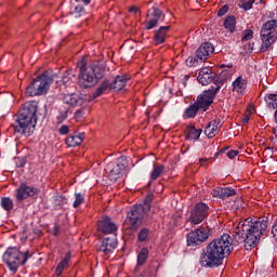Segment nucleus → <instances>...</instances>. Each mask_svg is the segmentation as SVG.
Segmentation results:
<instances>
[{
    "instance_id": "45",
    "label": "nucleus",
    "mask_w": 277,
    "mask_h": 277,
    "mask_svg": "<svg viewBox=\"0 0 277 277\" xmlns=\"http://www.w3.org/2000/svg\"><path fill=\"white\" fill-rule=\"evenodd\" d=\"M211 194L213 198H220V200H223L222 188L213 189Z\"/></svg>"
},
{
    "instance_id": "6",
    "label": "nucleus",
    "mask_w": 277,
    "mask_h": 277,
    "mask_svg": "<svg viewBox=\"0 0 277 277\" xmlns=\"http://www.w3.org/2000/svg\"><path fill=\"white\" fill-rule=\"evenodd\" d=\"M211 237V227L201 225L186 235V246L196 248L202 246Z\"/></svg>"
},
{
    "instance_id": "25",
    "label": "nucleus",
    "mask_w": 277,
    "mask_h": 277,
    "mask_svg": "<svg viewBox=\"0 0 277 277\" xmlns=\"http://www.w3.org/2000/svg\"><path fill=\"white\" fill-rule=\"evenodd\" d=\"M232 85L233 92H237V94H243V90H246V85H248V82L243 79V77L239 76L238 78H236Z\"/></svg>"
},
{
    "instance_id": "30",
    "label": "nucleus",
    "mask_w": 277,
    "mask_h": 277,
    "mask_svg": "<svg viewBox=\"0 0 277 277\" xmlns=\"http://www.w3.org/2000/svg\"><path fill=\"white\" fill-rule=\"evenodd\" d=\"M265 103L267 107H271V109H276L277 107V94H268L265 96Z\"/></svg>"
},
{
    "instance_id": "4",
    "label": "nucleus",
    "mask_w": 277,
    "mask_h": 277,
    "mask_svg": "<svg viewBox=\"0 0 277 277\" xmlns=\"http://www.w3.org/2000/svg\"><path fill=\"white\" fill-rule=\"evenodd\" d=\"M34 252L29 250L23 253L16 247H9L2 259L10 272L16 274V272H18V267L24 263H27V259Z\"/></svg>"
},
{
    "instance_id": "13",
    "label": "nucleus",
    "mask_w": 277,
    "mask_h": 277,
    "mask_svg": "<svg viewBox=\"0 0 277 277\" xmlns=\"http://www.w3.org/2000/svg\"><path fill=\"white\" fill-rule=\"evenodd\" d=\"M30 196H36V187L27 183H22L19 187L16 189V200L21 202L23 200H27V198H30Z\"/></svg>"
},
{
    "instance_id": "60",
    "label": "nucleus",
    "mask_w": 277,
    "mask_h": 277,
    "mask_svg": "<svg viewBox=\"0 0 277 277\" xmlns=\"http://www.w3.org/2000/svg\"><path fill=\"white\" fill-rule=\"evenodd\" d=\"M31 240H34V236L32 237L28 236V241H31Z\"/></svg>"
},
{
    "instance_id": "36",
    "label": "nucleus",
    "mask_w": 277,
    "mask_h": 277,
    "mask_svg": "<svg viewBox=\"0 0 277 277\" xmlns=\"http://www.w3.org/2000/svg\"><path fill=\"white\" fill-rule=\"evenodd\" d=\"M115 162L120 168L121 172H124L129 168V160H127L124 156L118 158Z\"/></svg>"
},
{
    "instance_id": "41",
    "label": "nucleus",
    "mask_w": 277,
    "mask_h": 277,
    "mask_svg": "<svg viewBox=\"0 0 277 277\" xmlns=\"http://www.w3.org/2000/svg\"><path fill=\"white\" fill-rule=\"evenodd\" d=\"M199 62H200V58L196 56H188L186 58V65L189 66V68H192V66L198 65Z\"/></svg>"
},
{
    "instance_id": "34",
    "label": "nucleus",
    "mask_w": 277,
    "mask_h": 277,
    "mask_svg": "<svg viewBox=\"0 0 277 277\" xmlns=\"http://www.w3.org/2000/svg\"><path fill=\"white\" fill-rule=\"evenodd\" d=\"M70 14L75 18H81V16H85V8H83L81 4H78L75 6L74 11L70 12Z\"/></svg>"
},
{
    "instance_id": "61",
    "label": "nucleus",
    "mask_w": 277,
    "mask_h": 277,
    "mask_svg": "<svg viewBox=\"0 0 277 277\" xmlns=\"http://www.w3.org/2000/svg\"><path fill=\"white\" fill-rule=\"evenodd\" d=\"M220 155H222V153L219 151L214 155V157H219Z\"/></svg>"
},
{
    "instance_id": "31",
    "label": "nucleus",
    "mask_w": 277,
    "mask_h": 277,
    "mask_svg": "<svg viewBox=\"0 0 277 277\" xmlns=\"http://www.w3.org/2000/svg\"><path fill=\"white\" fill-rule=\"evenodd\" d=\"M150 235V230L148 228L144 227L141 228L138 234H137V241L140 243H144L145 241H148V236Z\"/></svg>"
},
{
    "instance_id": "50",
    "label": "nucleus",
    "mask_w": 277,
    "mask_h": 277,
    "mask_svg": "<svg viewBox=\"0 0 277 277\" xmlns=\"http://www.w3.org/2000/svg\"><path fill=\"white\" fill-rule=\"evenodd\" d=\"M60 233H62V230L60 229V225L55 224L53 227L54 237H57V235H60Z\"/></svg>"
},
{
    "instance_id": "48",
    "label": "nucleus",
    "mask_w": 277,
    "mask_h": 277,
    "mask_svg": "<svg viewBox=\"0 0 277 277\" xmlns=\"http://www.w3.org/2000/svg\"><path fill=\"white\" fill-rule=\"evenodd\" d=\"M211 158H200L199 159V164L201 166V167H207V166H209V163H211Z\"/></svg>"
},
{
    "instance_id": "51",
    "label": "nucleus",
    "mask_w": 277,
    "mask_h": 277,
    "mask_svg": "<svg viewBox=\"0 0 277 277\" xmlns=\"http://www.w3.org/2000/svg\"><path fill=\"white\" fill-rule=\"evenodd\" d=\"M143 202L150 205L153 202V195H147Z\"/></svg>"
},
{
    "instance_id": "63",
    "label": "nucleus",
    "mask_w": 277,
    "mask_h": 277,
    "mask_svg": "<svg viewBox=\"0 0 277 277\" xmlns=\"http://www.w3.org/2000/svg\"><path fill=\"white\" fill-rule=\"evenodd\" d=\"M185 79H189V76H185Z\"/></svg>"
},
{
    "instance_id": "62",
    "label": "nucleus",
    "mask_w": 277,
    "mask_h": 277,
    "mask_svg": "<svg viewBox=\"0 0 277 277\" xmlns=\"http://www.w3.org/2000/svg\"><path fill=\"white\" fill-rule=\"evenodd\" d=\"M133 49H134L133 45H131V47L129 48L130 51H133Z\"/></svg>"
},
{
    "instance_id": "47",
    "label": "nucleus",
    "mask_w": 277,
    "mask_h": 277,
    "mask_svg": "<svg viewBox=\"0 0 277 277\" xmlns=\"http://www.w3.org/2000/svg\"><path fill=\"white\" fill-rule=\"evenodd\" d=\"M237 155H239V150H237V149H232V150L227 151L228 159H235L237 157Z\"/></svg>"
},
{
    "instance_id": "46",
    "label": "nucleus",
    "mask_w": 277,
    "mask_h": 277,
    "mask_svg": "<svg viewBox=\"0 0 277 277\" xmlns=\"http://www.w3.org/2000/svg\"><path fill=\"white\" fill-rule=\"evenodd\" d=\"M228 13V4H224L217 12V16H224Z\"/></svg>"
},
{
    "instance_id": "29",
    "label": "nucleus",
    "mask_w": 277,
    "mask_h": 277,
    "mask_svg": "<svg viewBox=\"0 0 277 277\" xmlns=\"http://www.w3.org/2000/svg\"><path fill=\"white\" fill-rule=\"evenodd\" d=\"M163 170L166 167L163 164L156 166L154 164V169L150 173V181H157L161 174H163Z\"/></svg>"
},
{
    "instance_id": "17",
    "label": "nucleus",
    "mask_w": 277,
    "mask_h": 277,
    "mask_svg": "<svg viewBox=\"0 0 277 277\" xmlns=\"http://www.w3.org/2000/svg\"><path fill=\"white\" fill-rule=\"evenodd\" d=\"M118 242L116 241V237H106L103 239L98 252H103V254H111L114 250H116Z\"/></svg>"
},
{
    "instance_id": "9",
    "label": "nucleus",
    "mask_w": 277,
    "mask_h": 277,
    "mask_svg": "<svg viewBox=\"0 0 277 277\" xmlns=\"http://www.w3.org/2000/svg\"><path fill=\"white\" fill-rule=\"evenodd\" d=\"M142 220H144V213L142 212V205L133 206L127 213L126 226L129 230L135 233L142 226Z\"/></svg>"
},
{
    "instance_id": "8",
    "label": "nucleus",
    "mask_w": 277,
    "mask_h": 277,
    "mask_svg": "<svg viewBox=\"0 0 277 277\" xmlns=\"http://www.w3.org/2000/svg\"><path fill=\"white\" fill-rule=\"evenodd\" d=\"M55 72L51 69L44 70L36 78V96H47V94H49V90H51V85H53V81H55Z\"/></svg>"
},
{
    "instance_id": "16",
    "label": "nucleus",
    "mask_w": 277,
    "mask_h": 277,
    "mask_svg": "<svg viewBox=\"0 0 277 277\" xmlns=\"http://www.w3.org/2000/svg\"><path fill=\"white\" fill-rule=\"evenodd\" d=\"M214 79L215 72L209 67H203L198 72L197 81L201 83V85H209V83H213Z\"/></svg>"
},
{
    "instance_id": "35",
    "label": "nucleus",
    "mask_w": 277,
    "mask_h": 277,
    "mask_svg": "<svg viewBox=\"0 0 277 277\" xmlns=\"http://www.w3.org/2000/svg\"><path fill=\"white\" fill-rule=\"evenodd\" d=\"M1 207L4 211H12V209H14V201L9 197H4L1 199Z\"/></svg>"
},
{
    "instance_id": "11",
    "label": "nucleus",
    "mask_w": 277,
    "mask_h": 277,
    "mask_svg": "<svg viewBox=\"0 0 277 277\" xmlns=\"http://www.w3.org/2000/svg\"><path fill=\"white\" fill-rule=\"evenodd\" d=\"M97 230L103 235H116L118 233V225L114 223L111 217L104 216L97 223Z\"/></svg>"
},
{
    "instance_id": "42",
    "label": "nucleus",
    "mask_w": 277,
    "mask_h": 277,
    "mask_svg": "<svg viewBox=\"0 0 277 277\" xmlns=\"http://www.w3.org/2000/svg\"><path fill=\"white\" fill-rule=\"evenodd\" d=\"M68 118V110L61 111L56 117L57 124H62Z\"/></svg>"
},
{
    "instance_id": "14",
    "label": "nucleus",
    "mask_w": 277,
    "mask_h": 277,
    "mask_svg": "<svg viewBox=\"0 0 277 277\" xmlns=\"http://www.w3.org/2000/svg\"><path fill=\"white\" fill-rule=\"evenodd\" d=\"M151 16L153 18L145 23V29H147L148 31L150 29H155V27H157L159 23H163V21H166V14H163V11L158 8L153 9Z\"/></svg>"
},
{
    "instance_id": "20",
    "label": "nucleus",
    "mask_w": 277,
    "mask_h": 277,
    "mask_svg": "<svg viewBox=\"0 0 277 277\" xmlns=\"http://www.w3.org/2000/svg\"><path fill=\"white\" fill-rule=\"evenodd\" d=\"M107 174H109V177L113 179V181H118L119 176H122V170L118 167V163L116 161L109 162L105 168Z\"/></svg>"
},
{
    "instance_id": "3",
    "label": "nucleus",
    "mask_w": 277,
    "mask_h": 277,
    "mask_svg": "<svg viewBox=\"0 0 277 277\" xmlns=\"http://www.w3.org/2000/svg\"><path fill=\"white\" fill-rule=\"evenodd\" d=\"M14 133L29 137L36 131V102H26L18 115L15 117L13 124Z\"/></svg>"
},
{
    "instance_id": "21",
    "label": "nucleus",
    "mask_w": 277,
    "mask_h": 277,
    "mask_svg": "<svg viewBox=\"0 0 277 277\" xmlns=\"http://www.w3.org/2000/svg\"><path fill=\"white\" fill-rule=\"evenodd\" d=\"M129 83V77L127 76H116L113 82H110V90L115 92H120Z\"/></svg>"
},
{
    "instance_id": "22",
    "label": "nucleus",
    "mask_w": 277,
    "mask_h": 277,
    "mask_svg": "<svg viewBox=\"0 0 277 277\" xmlns=\"http://www.w3.org/2000/svg\"><path fill=\"white\" fill-rule=\"evenodd\" d=\"M219 127H220V121L217 120H212L206 126L205 134L207 135V137H209V140L215 137V135L220 133Z\"/></svg>"
},
{
    "instance_id": "10",
    "label": "nucleus",
    "mask_w": 277,
    "mask_h": 277,
    "mask_svg": "<svg viewBox=\"0 0 277 277\" xmlns=\"http://www.w3.org/2000/svg\"><path fill=\"white\" fill-rule=\"evenodd\" d=\"M210 208L205 202H198L194 206L190 211L189 221L192 226H196L198 224H202L205 220L209 217Z\"/></svg>"
},
{
    "instance_id": "15",
    "label": "nucleus",
    "mask_w": 277,
    "mask_h": 277,
    "mask_svg": "<svg viewBox=\"0 0 277 277\" xmlns=\"http://www.w3.org/2000/svg\"><path fill=\"white\" fill-rule=\"evenodd\" d=\"M213 51H215V48L211 42H203L196 50V57L200 62H205V60H208L209 55H211Z\"/></svg>"
},
{
    "instance_id": "43",
    "label": "nucleus",
    "mask_w": 277,
    "mask_h": 277,
    "mask_svg": "<svg viewBox=\"0 0 277 277\" xmlns=\"http://www.w3.org/2000/svg\"><path fill=\"white\" fill-rule=\"evenodd\" d=\"M13 163L15 164V168H23L26 161H25V158L17 157V158H14Z\"/></svg>"
},
{
    "instance_id": "26",
    "label": "nucleus",
    "mask_w": 277,
    "mask_h": 277,
    "mask_svg": "<svg viewBox=\"0 0 277 277\" xmlns=\"http://www.w3.org/2000/svg\"><path fill=\"white\" fill-rule=\"evenodd\" d=\"M223 27H225V29L230 34H234L235 27H237V19L235 18V15H228L223 22Z\"/></svg>"
},
{
    "instance_id": "2",
    "label": "nucleus",
    "mask_w": 277,
    "mask_h": 277,
    "mask_svg": "<svg viewBox=\"0 0 277 277\" xmlns=\"http://www.w3.org/2000/svg\"><path fill=\"white\" fill-rule=\"evenodd\" d=\"M78 68V85L82 90H88L89 88H94L101 79L105 77V64L101 62H95L88 65L85 60H81L77 63Z\"/></svg>"
},
{
    "instance_id": "32",
    "label": "nucleus",
    "mask_w": 277,
    "mask_h": 277,
    "mask_svg": "<svg viewBox=\"0 0 277 277\" xmlns=\"http://www.w3.org/2000/svg\"><path fill=\"white\" fill-rule=\"evenodd\" d=\"M85 202V196L81 193H75L74 209H79Z\"/></svg>"
},
{
    "instance_id": "1",
    "label": "nucleus",
    "mask_w": 277,
    "mask_h": 277,
    "mask_svg": "<svg viewBox=\"0 0 277 277\" xmlns=\"http://www.w3.org/2000/svg\"><path fill=\"white\" fill-rule=\"evenodd\" d=\"M267 226H269V216L248 217L240 221L234 228L232 237L228 234H223L202 249L199 264L201 267H220L226 256L233 252V246H239V243H243L245 250L248 252L254 250L259 246L261 237L267 233Z\"/></svg>"
},
{
    "instance_id": "18",
    "label": "nucleus",
    "mask_w": 277,
    "mask_h": 277,
    "mask_svg": "<svg viewBox=\"0 0 277 277\" xmlns=\"http://www.w3.org/2000/svg\"><path fill=\"white\" fill-rule=\"evenodd\" d=\"M85 140V133L81 132H75L72 135L68 136L65 140V144L69 148H75L76 146H80V144Z\"/></svg>"
},
{
    "instance_id": "28",
    "label": "nucleus",
    "mask_w": 277,
    "mask_h": 277,
    "mask_svg": "<svg viewBox=\"0 0 277 277\" xmlns=\"http://www.w3.org/2000/svg\"><path fill=\"white\" fill-rule=\"evenodd\" d=\"M146 261H148V249L143 247L137 254V260H136L137 267H142V265H144Z\"/></svg>"
},
{
    "instance_id": "44",
    "label": "nucleus",
    "mask_w": 277,
    "mask_h": 277,
    "mask_svg": "<svg viewBox=\"0 0 277 277\" xmlns=\"http://www.w3.org/2000/svg\"><path fill=\"white\" fill-rule=\"evenodd\" d=\"M60 135H68L70 133V128L68 126L64 124L58 129Z\"/></svg>"
},
{
    "instance_id": "40",
    "label": "nucleus",
    "mask_w": 277,
    "mask_h": 277,
    "mask_svg": "<svg viewBox=\"0 0 277 277\" xmlns=\"http://www.w3.org/2000/svg\"><path fill=\"white\" fill-rule=\"evenodd\" d=\"M252 38H254V31L252 29H247L243 31L241 41L247 42L248 40H252Z\"/></svg>"
},
{
    "instance_id": "56",
    "label": "nucleus",
    "mask_w": 277,
    "mask_h": 277,
    "mask_svg": "<svg viewBox=\"0 0 277 277\" xmlns=\"http://www.w3.org/2000/svg\"><path fill=\"white\" fill-rule=\"evenodd\" d=\"M138 10H140V9H137V6H131V8L129 9V12H132V13H134V14H137Z\"/></svg>"
},
{
    "instance_id": "5",
    "label": "nucleus",
    "mask_w": 277,
    "mask_h": 277,
    "mask_svg": "<svg viewBox=\"0 0 277 277\" xmlns=\"http://www.w3.org/2000/svg\"><path fill=\"white\" fill-rule=\"evenodd\" d=\"M261 40L260 52L267 53L269 47L277 40V19H269L262 26Z\"/></svg>"
},
{
    "instance_id": "38",
    "label": "nucleus",
    "mask_w": 277,
    "mask_h": 277,
    "mask_svg": "<svg viewBox=\"0 0 277 277\" xmlns=\"http://www.w3.org/2000/svg\"><path fill=\"white\" fill-rule=\"evenodd\" d=\"M252 5H254V0H242L239 4V8L243 10L245 12H248V10H252Z\"/></svg>"
},
{
    "instance_id": "59",
    "label": "nucleus",
    "mask_w": 277,
    "mask_h": 277,
    "mask_svg": "<svg viewBox=\"0 0 277 277\" xmlns=\"http://www.w3.org/2000/svg\"><path fill=\"white\" fill-rule=\"evenodd\" d=\"M227 149H228V147L222 148V149L220 150L221 155L224 154V153H226Z\"/></svg>"
},
{
    "instance_id": "53",
    "label": "nucleus",
    "mask_w": 277,
    "mask_h": 277,
    "mask_svg": "<svg viewBox=\"0 0 277 277\" xmlns=\"http://www.w3.org/2000/svg\"><path fill=\"white\" fill-rule=\"evenodd\" d=\"M67 105H70L71 107H75V105H77V100H74L72 97H70L69 101H66Z\"/></svg>"
},
{
    "instance_id": "39",
    "label": "nucleus",
    "mask_w": 277,
    "mask_h": 277,
    "mask_svg": "<svg viewBox=\"0 0 277 277\" xmlns=\"http://www.w3.org/2000/svg\"><path fill=\"white\" fill-rule=\"evenodd\" d=\"M26 96H36V80H32L30 85L26 88Z\"/></svg>"
},
{
    "instance_id": "37",
    "label": "nucleus",
    "mask_w": 277,
    "mask_h": 277,
    "mask_svg": "<svg viewBox=\"0 0 277 277\" xmlns=\"http://www.w3.org/2000/svg\"><path fill=\"white\" fill-rule=\"evenodd\" d=\"M54 205L55 207H64V205H68V198L63 195H55Z\"/></svg>"
},
{
    "instance_id": "57",
    "label": "nucleus",
    "mask_w": 277,
    "mask_h": 277,
    "mask_svg": "<svg viewBox=\"0 0 277 277\" xmlns=\"http://www.w3.org/2000/svg\"><path fill=\"white\" fill-rule=\"evenodd\" d=\"M13 101H14V97L12 96V94H8V103L12 105Z\"/></svg>"
},
{
    "instance_id": "52",
    "label": "nucleus",
    "mask_w": 277,
    "mask_h": 277,
    "mask_svg": "<svg viewBox=\"0 0 277 277\" xmlns=\"http://www.w3.org/2000/svg\"><path fill=\"white\" fill-rule=\"evenodd\" d=\"M76 3H83V5H90V3H92V0H76Z\"/></svg>"
},
{
    "instance_id": "54",
    "label": "nucleus",
    "mask_w": 277,
    "mask_h": 277,
    "mask_svg": "<svg viewBox=\"0 0 277 277\" xmlns=\"http://www.w3.org/2000/svg\"><path fill=\"white\" fill-rule=\"evenodd\" d=\"M75 117H76V118H83V110H82V109L76 110Z\"/></svg>"
},
{
    "instance_id": "19",
    "label": "nucleus",
    "mask_w": 277,
    "mask_h": 277,
    "mask_svg": "<svg viewBox=\"0 0 277 277\" xmlns=\"http://www.w3.org/2000/svg\"><path fill=\"white\" fill-rule=\"evenodd\" d=\"M184 133H185V140L198 141L200 140V135H202V129H196V126L190 124L185 128Z\"/></svg>"
},
{
    "instance_id": "27",
    "label": "nucleus",
    "mask_w": 277,
    "mask_h": 277,
    "mask_svg": "<svg viewBox=\"0 0 277 277\" xmlns=\"http://www.w3.org/2000/svg\"><path fill=\"white\" fill-rule=\"evenodd\" d=\"M70 252H67L64 256V259L60 262V264L56 266L55 274L56 276H62L64 274V269L66 268V265L70 262Z\"/></svg>"
},
{
    "instance_id": "33",
    "label": "nucleus",
    "mask_w": 277,
    "mask_h": 277,
    "mask_svg": "<svg viewBox=\"0 0 277 277\" xmlns=\"http://www.w3.org/2000/svg\"><path fill=\"white\" fill-rule=\"evenodd\" d=\"M221 190L223 194V200H226V198H232V196H237V190L230 186L221 187Z\"/></svg>"
},
{
    "instance_id": "24",
    "label": "nucleus",
    "mask_w": 277,
    "mask_h": 277,
    "mask_svg": "<svg viewBox=\"0 0 277 277\" xmlns=\"http://www.w3.org/2000/svg\"><path fill=\"white\" fill-rule=\"evenodd\" d=\"M107 90H111V82H109L108 79H104L100 87L95 90V92H93L91 101H94V98H98V96H103V94H105Z\"/></svg>"
},
{
    "instance_id": "12",
    "label": "nucleus",
    "mask_w": 277,
    "mask_h": 277,
    "mask_svg": "<svg viewBox=\"0 0 277 277\" xmlns=\"http://www.w3.org/2000/svg\"><path fill=\"white\" fill-rule=\"evenodd\" d=\"M225 82V79L214 74V79L212 82L213 85L210 89L203 91L202 93L206 94V96L213 103V100L215 98V96H217V92L222 90V87L224 85Z\"/></svg>"
},
{
    "instance_id": "49",
    "label": "nucleus",
    "mask_w": 277,
    "mask_h": 277,
    "mask_svg": "<svg viewBox=\"0 0 277 277\" xmlns=\"http://www.w3.org/2000/svg\"><path fill=\"white\" fill-rule=\"evenodd\" d=\"M150 211V203L143 202L142 213H148Z\"/></svg>"
},
{
    "instance_id": "55",
    "label": "nucleus",
    "mask_w": 277,
    "mask_h": 277,
    "mask_svg": "<svg viewBox=\"0 0 277 277\" xmlns=\"http://www.w3.org/2000/svg\"><path fill=\"white\" fill-rule=\"evenodd\" d=\"M242 122H243V124H248V122H250V116L245 115L242 118Z\"/></svg>"
},
{
    "instance_id": "7",
    "label": "nucleus",
    "mask_w": 277,
    "mask_h": 277,
    "mask_svg": "<svg viewBox=\"0 0 277 277\" xmlns=\"http://www.w3.org/2000/svg\"><path fill=\"white\" fill-rule=\"evenodd\" d=\"M211 105H213V102L206 96L205 93H201L197 96L196 101L185 109L184 117L196 118L198 113L205 114Z\"/></svg>"
},
{
    "instance_id": "23",
    "label": "nucleus",
    "mask_w": 277,
    "mask_h": 277,
    "mask_svg": "<svg viewBox=\"0 0 277 277\" xmlns=\"http://www.w3.org/2000/svg\"><path fill=\"white\" fill-rule=\"evenodd\" d=\"M169 31H170V26L159 27V29L156 30V34L154 36V42L156 44H163V42H166V36H168Z\"/></svg>"
},
{
    "instance_id": "58",
    "label": "nucleus",
    "mask_w": 277,
    "mask_h": 277,
    "mask_svg": "<svg viewBox=\"0 0 277 277\" xmlns=\"http://www.w3.org/2000/svg\"><path fill=\"white\" fill-rule=\"evenodd\" d=\"M248 50H249V51H254V43H249Z\"/></svg>"
}]
</instances>
